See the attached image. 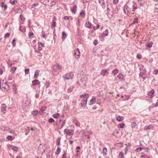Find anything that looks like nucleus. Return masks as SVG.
Listing matches in <instances>:
<instances>
[{"label":"nucleus","instance_id":"9","mask_svg":"<svg viewBox=\"0 0 158 158\" xmlns=\"http://www.w3.org/2000/svg\"><path fill=\"white\" fill-rule=\"evenodd\" d=\"M154 92L155 91L153 90L150 91L148 93V97L150 98H152L154 96Z\"/></svg>","mask_w":158,"mask_h":158},{"label":"nucleus","instance_id":"38","mask_svg":"<svg viewBox=\"0 0 158 158\" xmlns=\"http://www.w3.org/2000/svg\"><path fill=\"white\" fill-rule=\"evenodd\" d=\"M96 102L95 99H90L89 105H92Z\"/></svg>","mask_w":158,"mask_h":158},{"label":"nucleus","instance_id":"18","mask_svg":"<svg viewBox=\"0 0 158 158\" xmlns=\"http://www.w3.org/2000/svg\"><path fill=\"white\" fill-rule=\"evenodd\" d=\"M80 16L82 18H84L85 17V12L84 10H81L80 13Z\"/></svg>","mask_w":158,"mask_h":158},{"label":"nucleus","instance_id":"60","mask_svg":"<svg viewBox=\"0 0 158 158\" xmlns=\"http://www.w3.org/2000/svg\"><path fill=\"white\" fill-rule=\"evenodd\" d=\"M33 35V34L32 32H29V37H31Z\"/></svg>","mask_w":158,"mask_h":158},{"label":"nucleus","instance_id":"24","mask_svg":"<svg viewBox=\"0 0 158 158\" xmlns=\"http://www.w3.org/2000/svg\"><path fill=\"white\" fill-rule=\"evenodd\" d=\"M8 131L10 133L14 134L15 135H16L15 134V131L14 129H9L8 130Z\"/></svg>","mask_w":158,"mask_h":158},{"label":"nucleus","instance_id":"54","mask_svg":"<svg viewBox=\"0 0 158 158\" xmlns=\"http://www.w3.org/2000/svg\"><path fill=\"white\" fill-rule=\"evenodd\" d=\"M60 138H58L57 140V144L58 145L60 146Z\"/></svg>","mask_w":158,"mask_h":158},{"label":"nucleus","instance_id":"1","mask_svg":"<svg viewBox=\"0 0 158 158\" xmlns=\"http://www.w3.org/2000/svg\"><path fill=\"white\" fill-rule=\"evenodd\" d=\"M62 69L61 65L58 63H56L53 65L52 66V69L53 71L57 72L58 70L61 69Z\"/></svg>","mask_w":158,"mask_h":158},{"label":"nucleus","instance_id":"7","mask_svg":"<svg viewBox=\"0 0 158 158\" xmlns=\"http://www.w3.org/2000/svg\"><path fill=\"white\" fill-rule=\"evenodd\" d=\"M6 106L5 104H3L1 106V108L2 109L1 112L4 113L5 114L6 113Z\"/></svg>","mask_w":158,"mask_h":158},{"label":"nucleus","instance_id":"2","mask_svg":"<svg viewBox=\"0 0 158 158\" xmlns=\"http://www.w3.org/2000/svg\"><path fill=\"white\" fill-rule=\"evenodd\" d=\"M64 132L67 136H69L71 137L73 135L74 131L72 130H70L68 129H65Z\"/></svg>","mask_w":158,"mask_h":158},{"label":"nucleus","instance_id":"20","mask_svg":"<svg viewBox=\"0 0 158 158\" xmlns=\"http://www.w3.org/2000/svg\"><path fill=\"white\" fill-rule=\"evenodd\" d=\"M118 72V69H115L112 71V73L114 76H115Z\"/></svg>","mask_w":158,"mask_h":158},{"label":"nucleus","instance_id":"29","mask_svg":"<svg viewBox=\"0 0 158 158\" xmlns=\"http://www.w3.org/2000/svg\"><path fill=\"white\" fill-rule=\"evenodd\" d=\"M56 26V22L55 21V20H53V21L52 22V24L51 25V27L52 28H53Z\"/></svg>","mask_w":158,"mask_h":158},{"label":"nucleus","instance_id":"28","mask_svg":"<svg viewBox=\"0 0 158 158\" xmlns=\"http://www.w3.org/2000/svg\"><path fill=\"white\" fill-rule=\"evenodd\" d=\"M107 152V149L106 148H104L103 149V152L102 153L103 154V155L105 156L107 154L106 152Z\"/></svg>","mask_w":158,"mask_h":158},{"label":"nucleus","instance_id":"55","mask_svg":"<svg viewBox=\"0 0 158 158\" xmlns=\"http://www.w3.org/2000/svg\"><path fill=\"white\" fill-rule=\"evenodd\" d=\"M98 43V41L97 40H95L94 41V44L95 45H96Z\"/></svg>","mask_w":158,"mask_h":158},{"label":"nucleus","instance_id":"11","mask_svg":"<svg viewBox=\"0 0 158 158\" xmlns=\"http://www.w3.org/2000/svg\"><path fill=\"white\" fill-rule=\"evenodd\" d=\"M77 6L74 5L71 9V10L73 14H75L77 11Z\"/></svg>","mask_w":158,"mask_h":158},{"label":"nucleus","instance_id":"22","mask_svg":"<svg viewBox=\"0 0 158 158\" xmlns=\"http://www.w3.org/2000/svg\"><path fill=\"white\" fill-rule=\"evenodd\" d=\"M40 73V71L38 70H37L35 72V74H34V77L35 78H37L38 77V75H39V73Z\"/></svg>","mask_w":158,"mask_h":158},{"label":"nucleus","instance_id":"15","mask_svg":"<svg viewBox=\"0 0 158 158\" xmlns=\"http://www.w3.org/2000/svg\"><path fill=\"white\" fill-rule=\"evenodd\" d=\"M138 2L139 5L141 6H143L145 4V1L144 0H138Z\"/></svg>","mask_w":158,"mask_h":158},{"label":"nucleus","instance_id":"44","mask_svg":"<svg viewBox=\"0 0 158 158\" xmlns=\"http://www.w3.org/2000/svg\"><path fill=\"white\" fill-rule=\"evenodd\" d=\"M6 139L9 140H13L12 136L10 135L7 136L6 137Z\"/></svg>","mask_w":158,"mask_h":158},{"label":"nucleus","instance_id":"19","mask_svg":"<svg viewBox=\"0 0 158 158\" xmlns=\"http://www.w3.org/2000/svg\"><path fill=\"white\" fill-rule=\"evenodd\" d=\"M124 76L122 74L120 73L117 76V77L120 80L124 79Z\"/></svg>","mask_w":158,"mask_h":158},{"label":"nucleus","instance_id":"27","mask_svg":"<svg viewBox=\"0 0 158 158\" xmlns=\"http://www.w3.org/2000/svg\"><path fill=\"white\" fill-rule=\"evenodd\" d=\"M25 100H23V103L24 104H25V106H26L29 105L30 103V101L27 100H26V99Z\"/></svg>","mask_w":158,"mask_h":158},{"label":"nucleus","instance_id":"47","mask_svg":"<svg viewBox=\"0 0 158 158\" xmlns=\"http://www.w3.org/2000/svg\"><path fill=\"white\" fill-rule=\"evenodd\" d=\"M136 57L138 59H140L142 58V56L141 55L139 54H138L137 55Z\"/></svg>","mask_w":158,"mask_h":158},{"label":"nucleus","instance_id":"40","mask_svg":"<svg viewBox=\"0 0 158 158\" xmlns=\"http://www.w3.org/2000/svg\"><path fill=\"white\" fill-rule=\"evenodd\" d=\"M61 151L60 148H58L57 150H56V154L57 155H58L60 153V152Z\"/></svg>","mask_w":158,"mask_h":158},{"label":"nucleus","instance_id":"34","mask_svg":"<svg viewBox=\"0 0 158 158\" xmlns=\"http://www.w3.org/2000/svg\"><path fill=\"white\" fill-rule=\"evenodd\" d=\"M153 44V42H151L148 43L147 44V46L149 48H151L152 47Z\"/></svg>","mask_w":158,"mask_h":158},{"label":"nucleus","instance_id":"45","mask_svg":"<svg viewBox=\"0 0 158 158\" xmlns=\"http://www.w3.org/2000/svg\"><path fill=\"white\" fill-rule=\"evenodd\" d=\"M10 36V34L9 33H6L4 36L5 39H6L7 38H8Z\"/></svg>","mask_w":158,"mask_h":158},{"label":"nucleus","instance_id":"63","mask_svg":"<svg viewBox=\"0 0 158 158\" xmlns=\"http://www.w3.org/2000/svg\"><path fill=\"white\" fill-rule=\"evenodd\" d=\"M63 19L65 20L66 19H69V17L67 16H64Z\"/></svg>","mask_w":158,"mask_h":158},{"label":"nucleus","instance_id":"17","mask_svg":"<svg viewBox=\"0 0 158 158\" xmlns=\"http://www.w3.org/2000/svg\"><path fill=\"white\" fill-rule=\"evenodd\" d=\"M80 97L81 98H87L89 97V95L87 94H85L80 96Z\"/></svg>","mask_w":158,"mask_h":158},{"label":"nucleus","instance_id":"13","mask_svg":"<svg viewBox=\"0 0 158 158\" xmlns=\"http://www.w3.org/2000/svg\"><path fill=\"white\" fill-rule=\"evenodd\" d=\"M87 99H84L83 100H82L81 102V106L82 107H85L86 104L87 102Z\"/></svg>","mask_w":158,"mask_h":158},{"label":"nucleus","instance_id":"21","mask_svg":"<svg viewBox=\"0 0 158 158\" xmlns=\"http://www.w3.org/2000/svg\"><path fill=\"white\" fill-rule=\"evenodd\" d=\"M108 31L107 29H106L102 34V36L103 37L107 36L108 35Z\"/></svg>","mask_w":158,"mask_h":158},{"label":"nucleus","instance_id":"8","mask_svg":"<svg viewBox=\"0 0 158 158\" xmlns=\"http://www.w3.org/2000/svg\"><path fill=\"white\" fill-rule=\"evenodd\" d=\"M2 89L3 90L6 91L7 90H8L9 88V86L6 84H3V85H2Z\"/></svg>","mask_w":158,"mask_h":158},{"label":"nucleus","instance_id":"35","mask_svg":"<svg viewBox=\"0 0 158 158\" xmlns=\"http://www.w3.org/2000/svg\"><path fill=\"white\" fill-rule=\"evenodd\" d=\"M66 36L67 35L64 32H63L62 33V39L63 40L65 39L66 38Z\"/></svg>","mask_w":158,"mask_h":158},{"label":"nucleus","instance_id":"49","mask_svg":"<svg viewBox=\"0 0 158 158\" xmlns=\"http://www.w3.org/2000/svg\"><path fill=\"white\" fill-rule=\"evenodd\" d=\"M25 72L26 74H28L29 73V69H26L25 70Z\"/></svg>","mask_w":158,"mask_h":158},{"label":"nucleus","instance_id":"32","mask_svg":"<svg viewBox=\"0 0 158 158\" xmlns=\"http://www.w3.org/2000/svg\"><path fill=\"white\" fill-rule=\"evenodd\" d=\"M60 114L59 113H56L55 114H53V118H57L59 117Z\"/></svg>","mask_w":158,"mask_h":158},{"label":"nucleus","instance_id":"26","mask_svg":"<svg viewBox=\"0 0 158 158\" xmlns=\"http://www.w3.org/2000/svg\"><path fill=\"white\" fill-rule=\"evenodd\" d=\"M131 127L132 128H134L137 126L136 123L135 122H132L131 123Z\"/></svg>","mask_w":158,"mask_h":158},{"label":"nucleus","instance_id":"58","mask_svg":"<svg viewBox=\"0 0 158 158\" xmlns=\"http://www.w3.org/2000/svg\"><path fill=\"white\" fill-rule=\"evenodd\" d=\"M3 73V70L2 69L0 68V75L2 74Z\"/></svg>","mask_w":158,"mask_h":158},{"label":"nucleus","instance_id":"23","mask_svg":"<svg viewBox=\"0 0 158 158\" xmlns=\"http://www.w3.org/2000/svg\"><path fill=\"white\" fill-rule=\"evenodd\" d=\"M124 118L123 116H119L117 117V120L118 121H122Z\"/></svg>","mask_w":158,"mask_h":158},{"label":"nucleus","instance_id":"6","mask_svg":"<svg viewBox=\"0 0 158 158\" xmlns=\"http://www.w3.org/2000/svg\"><path fill=\"white\" fill-rule=\"evenodd\" d=\"M108 73H109L108 72V70L103 69L101 71L100 74L103 76H104L106 75H107Z\"/></svg>","mask_w":158,"mask_h":158},{"label":"nucleus","instance_id":"61","mask_svg":"<svg viewBox=\"0 0 158 158\" xmlns=\"http://www.w3.org/2000/svg\"><path fill=\"white\" fill-rule=\"evenodd\" d=\"M128 148L127 147H126V148L125 149V154H126L128 151Z\"/></svg>","mask_w":158,"mask_h":158},{"label":"nucleus","instance_id":"41","mask_svg":"<svg viewBox=\"0 0 158 158\" xmlns=\"http://www.w3.org/2000/svg\"><path fill=\"white\" fill-rule=\"evenodd\" d=\"M38 113L39 112L38 110H35L33 111L32 114L34 115L35 116L38 114Z\"/></svg>","mask_w":158,"mask_h":158},{"label":"nucleus","instance_id":"57","mask_svg":"<svg viewBox=\"0 0 158 158\" xmlns=\"http://www.w3.org/2000/svg\"><path fill=\"white\" fill-rule=\"evenodd\" d=\"M154 106L155 107L157 106H158V99H157L156 104L155 105L154 104Z\"/></svg>","mask_w":158,"mask_h":158},{"label":"nucleus","instance_id":"33","mask_svg":"<svg viewBox=\"0 0 158 158\" xmlns=\"http://www.w3.org/2000/svg\"><path fill=\"white\" fill-rule=\"evenodd\" d=\"M73 86H70L68 89V92L69 93L71 92L73 90Z\"/></svg>","mask_w":158,"mask_h":158},{"label":"nucleus","instance_id":"3","mask_svg":"<svg viewBox=\"0 0 158 158\" xmlns=\"http://www.w3.org/2000/svg\"><path fill=\"white\" fill-rule=\"evenodd\" d=\"M73 77V74L72 72L66 74L64 78L65 79H72Z\"/></svg>","mask_w":158,"mask_h":158},{"label":"nucleus","instance_id":"43","mask_svg":"<svg viewBox=\"0 0 158 158\" xmlns=\"http://www.w3.org/2000/svg\"><path fill=\"white\" fill-rule=\"evenodd\" d=\"M25 129L27 131V132H25V135H27L28 134V132L29 131L30 128L29 127H28L27 128H25Z\"/></svg>","mask_w":158,"mask_h":158},{"label":"nucleus","instance_id":"51","mask_svg":"<svg viewBox=\"0 0 158 158\" xmlns=\"http://www.w3.org/2000/svg\"><path fill=\"white\" fill-rule=\"evenodd\" d=\"M99 27V25L97 24L96 25V26H94V30H96Z\"/></svg>","mask_w":158,"mask_h":158},{"label":"nucleus","instance_id":"59","mask_svg":"<svg viewBox=\"0 0 158 158\" xmlns=\"http://www.w3.org/2000/svg\"><path fill=\"white\" fill-rule=\"evenodd\" d=\"M136 150L137 151V152H140L142 150V149L141 148H138L136 149Z\"/></svg>","mask_w":158,"mask_h":158},{"label":"nucleus","instance_id":"53","mask_svg":"<svg viewBox=\"0 0 158 158\" xmlns=\"http://www.w3.org/2000/svg\"><path fill=\"white\" fill-rule=\"evenodd\" d=\"M2 7L4 8V10H6L7 9V6L5 4H3L2 5Z\"/></svg>","mask_w":158,"mask_h":158},{"label":"nucleus","instance_id":"25","mask_svg":"<svg viewBox=\"0 0 158 158\" xmlns=\"http://www.w3.org/2000/svg\"><path fill=\"white\" fill-rule=\"evenodd\" d=\"M46 108V107L45 106L42 107L40 109L39 111L40 113H41L42 114V113L45 110Z\"/></svg>","mask_w":158,"mask_h":158},{"label":"nucleus","instance_id":"42","mask_svg":"<svg viewBox=\"0 0 158 158\" xmlns=\"http://www.w3.org/2000/svg\"><path fill=\"white\" fill-rule=\"evenodd\" d=\"M16 41V39L15 38L14 39L12 40V44L13 46L15 47L16 45L15 42Z\"/></svg>","mask_w":158,"mask_h":158},{"label":"nucleus","instance_id":"16","mask_svg":"<svg viewBox=\"0 0 158 158\" xmlns=\"http://www.w3.org/2000/svg\"><path fill=\"white\" fill-rule=\"evenodd\" d=\"M85 27L90 28L91 26V23L89 21H87L85 24Z\"/></svg>","mask_w":158,"mask_h":158},{"label":"nucleus","instance_id":"37","mask_svg":"<svg viewBox=\"0 0 158 158\" xmlns=\"http://www.w3.org/2000/svg\"><path fill=\"white\" fill-rule=\"evenodd\" d=\"M152 127V125H149L148 126L145 127H144V130H147L148 129H150Z\"/></svg>","mask_w":158,"mask_h":158},{"label":"nucleus","instance_id":"62","mask_svg":"<svg viewBox=\"0 0 158 158\" xmlns=\"http://www.w3.org/2000/svg\"><path fill=\"white\" fill-rule=\"evenodd\" d=\"M38 4V3L33 4L32 5V7H33L35 6H37Z\"/></svg>","mask_w":158,"mask_h":158},{"label":"nucleus","instance_id":"48","mask_svg":"<svg viewBox=\"0 0 158 158\" xmlns=\"http://www.w3.org/2000/svg\"><path fill=\"white\" fill-rule=\"evenodd\" d=\"M54 122V120L52 118H49L48 120V122L50 123H52Z\"/></svg>","mask_w":158,"mask_h":158},{"label":"nucleus","instance_id":"12","mask_svg":"<svg viewBox=\"0 0 158 158\" xmlns=\"http://www.w3.org/2000/svg\"><path fill=\"white\" fill-rule=\"evenodd\" d=\"M99 2L103 7H106V4L104 0H99Z\"/></svg>","mask_w":158,"mask_h":158},{"label":"nucleus","instance_id":"36","mask_svg":"<svg viewBox=\"0 0 158 158\" xmlns=\"http://www.w3.org/2000/svg\"><path fill=\"white\" fill-rule=\"evenodd\" d=\"M125 126L124 123H119L118 125V127L120 128H123Z\"/></svg>","mask_w":158,"mask_h":158},{"label":"nucleus","instance_id":"14","mask_svg":"<svg viewBox=\"0 0 158 158\" xmlns=\"http://www.w3.org/2000/svg\"><path fill=\"white\" fill-rule=\"evenodd\" d=\"M32 84L34 85H39L40 84V82L37 80H34L32 82Z\"/></svg>","mask_w":158,"mask_h":158},{"label":"nucleus","instance_id":"50","mask_svg":"<svg viewBox=\"0 0 158 158\" xmlns=\"http://www.w3.org/2000/svg\"><path fill=\"white\" fill-rule=\"evenodd\" d=\"M65 120H64V121H63L62 123L61 126H60V128L61 129L63 127V126L65 125Z\"/></svg>","mask_w":158,"mask_h":158},{"label":"nucleus","instance_id":"4","mask_svg":"<svg viewBox=\"0 0 158 158\" xmlns=\"http://www.w3.org/2000/svg\"><path fill=\"white\" fill-rule=\"evenodd\" d=\"M74 55L76 58H79L80 56V52L78 48H76L75 50Z\"/></svg>","mask_w":158,"mask_h":158},{"label":"nucleus","instance_id":"39","mask_svg":"<svg viewBox=\"0 0 158 158\" xmlns=\"http://www.w3.org/2000/svg\"><path fill=\"white\" fill-rule=\"evenodd\" d=\"M119 158H124L123 153L122 152H120L119 153Z\"/></svg>","mask_w":158,"mask_h":158},{"label":"nucleus","instance_id":"10","mask_svg":"<svg viewBox=\"0 0 158 158\" xmlns=\"http://www.w3.org/2000/svg\"><path fill=\"white\" fill-rule=\"evenodd\" d=\"M9 148H11L12 150H13L15 152H17L18 150V148L17 147L13 145H10Z\"/></svg>","mask_w":158,"mask_h":158},{"label":"nucleus","instance_id":"30","mask_svg":"<svg viewBox=\"0 0 158 158\" xmlns=\"http://www.w3.org/2000/svg\"><path fill=\"white\" fill-rule=\"evenodd\" d=\"M132 7H133V9L134 10H136V9L137 8V4L135 2H133V5H132Z\"/></svg>","mask_w":158,"mask_h":158},{"label":"nucleus","instance_id":"46","mask_svg":"<svg viewBox=\"0 0 158 158\" xmlns=\"http://www.w3.org/2000/svg\"><path fill=\"white\" fill-rule=\"evenodd\" d=\"M20 19L22 20V21H24V20H25V19L23 17V15H20Z\"/></svg>","mask_w":158,"mask_h":158},{"label":"nucleus","instance_id":"64","mask_svg":"<svg viewBox=\"0 0 158 158\" xmlns=\"http://www.w3.org/2000/svg\"><path fill=\"white\" fill-rule=\"evenodd\" d=\"M154 72H155V74L156 75L158 73V70L155 69L154 70Z\"/></svg>","mask_w":158,"mask_h":158},{"label":"nucleus","instance_id":"56","mask_svg":"<svg viewBox=\"0 0 158 158\" xmlns=\"http://www.w3.org/2000/svg\"><path fill=\"white\" fill-rule=\"evenodd\" d=\"M75 123L76 125V126L77 127H79L80 126V124L79 123L77 122V121H75Z\"/></svg>","mask_w":158,"mask_h":158},{"label":"nucleus","instance_id":"5","mask_svg":"<svg viewBox=\"0 0 158 158\" xmlns=\"http://www.w3.org/2000/svg\"><path fill=\"white\" fill-rule=\"evenodd\" d=\"M44 44L42 43H38V49H35V51L37 52H39V51L41 50L42 49V47H44Z\"/></svg>","mask_w":158,"mask_h":158},{"label":"nucleus","instance_id":"52","mask_svg":"<svg viewBox=\"0 0 158 158\" xmlns=\"http://www.w3.org/2000/svg\"><path fill=\"white\" fill-rule=\"evenodd\" d=\"M10 3L12 5H14L15 4V1L14 0H10Z\"/></svg>","mask_w":158,"mask_h":158},{"label":"nucleus","instance_id":"31","mask_svg":"<svg viewBox=\"0 0 158 158\" xmlns=\"http://www.w3.org/2000/svg\"><path fill=\"white\" fill-rule=\"evenodd\" d=\"M16 67H12L11 68V69L10 70V71L13 74L16 71Z\"/></svg>","mask_w":158,"mask_h":158}]
</instances>
